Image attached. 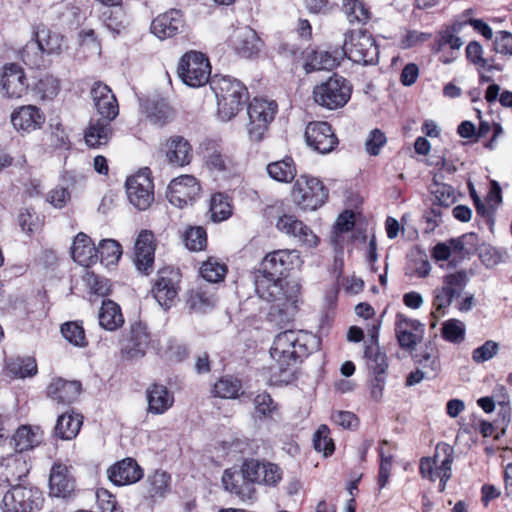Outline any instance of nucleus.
Returning a JSON list of instances; mask_svg holds the SVG:
<instances>
[{
  "label": "nucleus",
  "mask_w": 512,
  "mask_h": 512,
  "mask_svg": "<svg viewBox=\"0 0 512 512\" xmlns=\"http://www.w3.org/2000/svg\"><path fill=\"white\" fill-rule=\"evenodd\" d=\"M317 345L316 337L303 330H286L274 338L270 355L275 361L272 377L276 383L288 384L295 378L301 359Z\"/></svg>",
  "instance_id": "1"
},
{
  "label": "nucleus",
  "mask_w": 512,
  "mask_h": 512,
  "mask_svg": "<svg viewBox=\"0 0 512 512\" xmlns=\"http://www.w3.org/2000/svg\"><path fill=\"white\" fill-rule=\"evenodd\" d=\"M255 291L257 295L272 303V309L280 314L293 317L298 308L301 286L296 281H284L281 277H274L257 271L254 276Z\"/></svg>",
  "instance_id": "2"
},
{
  "label": "nucleus",
  "mask_w": 512,
  "mask_h": 512,
  "mask_svg": "<svg viewBox=\"0 0 512 512\" xmlns=\"http://www.w3.org/2000/svg\"><path fill=\"white\" fill-rule=\"evenodd\" d=\"M217 100V114L222 121H230L247 101L246 87L230 76L216 77L211 82Z\"/></svg>",
  "instance_id": "3"
},
{
  "label": "nucleus",
  "mask_w": 512,
  "mask_h": 512,
  "mask_svg": "<svg viewBox=\"0 0 512 512\" xmlns=\"http://www.w3.org/2000/svg\"><path fill=\"white\" fill-rule=\"evenodd\" d=\"M291 197L300 209L313 211L325 203L328 190L319 179L300 175L293 185Z\"/></svg>",
  "instance_id": "4"
},
{
  "label": "nucleus",
  "mask_w": 512,
  "mask_h": 512,
  "mask_svg": "<svg viewBox=\"0 0 512 512\" xmlns=\"http://www.w3.org/2000/svg\"><path fill=\"white\" fill-rule=\"evenodd\" d=\"M350 96L351 86L345 78L338 75L330 77L313 89L315 103L329 110L343 107Z\"/></svg>",
  "instance_id": "5"
},
{
  "label": "nucleus",
  "mask_w": 512,
  "mask_h": 512,
  "mask_svg": "<svg viewBox=\"0 0 512 512\" xmlns=\"http://www.w3.org/2000/svg\"><path fill=\"white\" fill-rule=\"evenodd\" d=\"M469 281L465 270L449 273L443 276L442 285L433 290L432 315H444L450 307L453 299L459 297Z\"/></svg>",
  "instance_id": "6"
},
{
  "label": "nucleus",
  "mask_w": 512,
  "mask_h": 512,
  "mask_svg": "<svg viewBox=\"0 0 512 512\" xmlns=\"http://www.w3.org/2000/svg\"><path fill=\"white\" fill-rule=\"evenodd\" d=\"M343 51L355 63L368 65L378 61L379 49L375 39L365 31H353L346 35Z\"/></svg>",
  "instance_id": "7"
},
{
  "label": "nucleus",
  "mask_w": 512,
  "mask_h": 512,
  "mask_svg": "<svg viewBox=\"0 0 512 512\" xmlns=\"http://www.w3.org/2000/svg\"><path fill=\"white\" fill-rule=\"evenodd\" d=\"M177 73L187 86L201 87L210 79L211 66L204 54L190 51L180 59Z\"/></svg>",
  "instance_id": "8"
},
{
  "label": "nucleus",
  "mask_w": 512,
  "mask_h": 512,
  "mask_svg": "<svg viewBox=\"0 0 512 512\" xmlns=\"http://www.w3.org/2000/svg\"><path fill=\"white\" fill-rule=\"evenodd\" d=\"M43 500L37 488L16 485L4 494L1 509L3 512H33L42 507Z\"/></svg>",
  "instance_id": "9"
},
{
  "label": "nucleus",
  "mask_w": 512,
  "mask_h": 512,
  "mask_svg": "<svg viewBox=\"0 0 512 512\" xmlns=\"http://www.w3.org/2000/svg\"><path fill=\"white\" fill-rule=\"evenodd\" d=\"M130 203L139 210L148 209L154 201V184L149 168H142L126 180Z\"/></svg>",
  "instance_id": "10"
},
{
  "label": "nucleus",
  "mask_w": 512,
  "mask_h": 512,
  "mask_svg": "<svg viewBox=\"0 0 512 512\" xmlns=\"http://www.w3.org/2000/svg\"><path fill=\"white\" fill-rule=\"evenodd\" d=\"M277 111L274 101L255 98L249 104L247 113L249 117L248 135L252 141H260L268 125L272 122Z\"/></svg>",
  "instance_id": "11"
},
{
  "label": "nucleus",
  "mask_w": 512,
  "mask_h": 512,
  "mask_svg": "<svg viewBox=\"0 0 512 512\" xmlns=\"http://www.w3.org/2000/svg\"><path fill=\"white\" fill-rule=\"evenodd\" d=\"M301 263L300 254L297 250H276L264 257L258 271L282 278L285 273L300 266Z\"/></svg>",
  "instance_id": "12"
},
{
  "label": "nucleus",
  "mask_w": 512,
  "mask_h": 512,
  "mask_svg": "<svg viewBox=\"0 0 512 512\" xmlns=\"http://www.w3.org/2000/svg\"><path fill=\"white\" fill-rule=\"evenodd\" d=\"M307 145L320 154L331 152L338 144V139L327 122H310L305 130Z\"/></svg>",
  "instance_id": "13"
},
{
  "label": "nucleus",
  "mask_w": 512,
  "mask_h": 512,
  "mask_svg": "<svg viewBox=\"0 0 512 512\" xmlns=\"http://www.w3.org/2000/svg\"><path fill=\"white\" fill-rule=\"evenodd\" d=\"M200 193V184L192 175L174 178L167 190L169 202L179 208L192 203Z\"/></svg>",
  "instance_id": "14"
},
{
  "label": "nucleus",
  "mask_w": 512,
  "mask_h": 512,
  "mask_svg": "<svg viewBox=\"0 0 512 512\" xmlns=\"http://www.w3.org/2000/svg\"><path fill=\"white\" fill-rule=\"evenodd\" d=\"M454 461V449L447 443H439L432 457H423L420 460V474L423 478L435 481L446 467L452 468Z\"/></svg>",
  "instance_id": "15"
},
{
  "label": "nucleus",
  "mask_w": 512,
  "mask_h": 512,
  "mask_svg": "<svg viewBox=\"0 0 512 512\" xmlns=\"http://www.w3.org/2000/svg\"><path fill=\"white\" fill-rule=\"evenodd\" d=\"M150 335L146 325L143 323H134L130 331L121 342V356L126 360H136L146 354L149 346Z\"/></svg>",
  "instance_id": "16"
},
{
  "label": "nucleus",
  "mask_w": 512,
  "mask_h": 512,
  "mask_svg": "<svg viewBox=\"0 0 512 512\" xmlns=\"http://www.w3.org/2000/svg\"><path fill=\"white\" fill-rule=\"evenodd\" d=\"M0 85L3 95L10 99H20L28 91L24 70L15 63L2 67Z\"/></svg>",
  "instance_id": "17"
},
{
  "label": "nucleus",
  "mask_w": 512,
  "mask_h": 512,
  "mask_svg": "<svg viewBox=\"0 0 512 512\" xmlns=\"http://www.w3.org/2000/svg\"><path fill=\"white\" fill-rule=\"evenodd\" d=\"M185 19L180 10L170 9L158 15L151 23V32L159 39L172 38L184 31Z\"/></svg>",
  "instance_id": "18"
},
{
  "label": "nucleus",
  "mask_w": 512,
  "mask_h": 512,
  "mask_svg": "<svg viewBox=\"0 0 512 512\" xmlns=\"http://www.w3.org/2000/svg\"><path fill=\"white\" fill-rule=\"evenodd\" d=\"M10 120L16 131L28 134L41 129L46 117L37 106L23 105L11 113Z\"/></svg>",
  "instance_id": "19"
},
{
  "label": "nucleus",
  "mask_w": 512,
  "mask_h": 512,
  "mask_svg": "<svg viewBox=\"0 0 512 512\" xmlns=\"http://www.w3.org/2000/svg\"><path fill=\"white\" fill-rule=\"evenodd\" d=\"M424 325L416 319L408 318L402 313L396 315L395 334L399 345L404 349H414L421 341Z\"/></svg>",
  "instance_id": "20"
},
{
  "label": "nucleus",
  "mask_w": 512,
  "mask_h": 512,
  "mask_svg": "<svg viewBox=\"0 0 512 512\" xmlns=\"http://www.w3.org/2000/svg\"><path fill=\"white\" fill-rule=\"evenodd\" d=\"M155 254L154 235L151 231L139 233L134 248V263L139 271L148 275L153 270Z\"/></svg>",
  "instance_id": "21"
},
{
  "label": "nucleus",
  "mask_w": 512,
  "mask_h": 512,
  "mask_svg": "<svg viewBox=\"0 0 512 512\" xmlns=\"http://www.w3.org/2000/svg\"><path fill=\"white\" fill-rule=\"evenodd\" d=\"M108 479L117 486L134 484L143 477V470L133 458H125L107 469Z\"/></svg>",
  "instance_id": "22"
},
{
  "label": "nucleus",
  "mask_w": 512,
  "mask_h": 512,
  "mask_svg": "<svg viewBox=\"0 0 512 512\" xmlns=\"http://www.w3.org/2000/svg\"><path fill=\"white\" fill-rule=\"evenodd\" d=\"M177 283V274L173 271L163 270L159 273L152 293L161 307L168 309L173 305L178 294Z\"/></svg>",
  "instance_id": "23"
},
{
  "label": "nucleus",
  "mask_w": 512,
  "mask_h": 512,
  "mask_svg": "<svg viewBox=\"0 0 512 512\" xmlns=\"http://www.w3.org/2000/svg\"><path fill=\"white\" fill-rule=\"evenodd\" d=\"M91 96L97 112L102 119L112 121L119 113L117 100L111 89L103 83H95L91 89Z\"/></svg>",
  "instance_id": "24"
},
{
  "label": "nucleus",
  "mask_w": 512,
  "mask_h": 512,
  "mask_svg": "<svg viewBox=\"0 0 512 512\" xmlns=\"http://www.w3.org/2000/svg\"><path fill=\"white\" fill-rule=\"evenodd\" d=\"M168 163L174 167H183L190 164L193 153L189 142L181 136H172L163 146Z\"/></svg>",
  "instance_id": "25"
},
{
  "label": "nucleus",
  "mask_w": 512,
  "mask_h": 512,
  "mask_svg": "<svg viewBox=\"0 0 512 512\" xmlns=\"http://www.w3.org/2000/svg\"><path fill=\"white\" fill-rule=\"evenodd\" d=\"M235 52L243 58H253L261 50V40L256 32L249 27H242L235 31L232 37Z\"/></svg>",
  "instance_id": "26"
},
{
  "label": "nucleus",
  "mask_w": 512,
  "mask_h": 512,
  "mask_svg": "<svg viewBox=\"0 0 512 512\" xmlns=\"http://www.w3.org/2000/svg\"><path fill=\"white\" fill-rule=\"evenodd\" d=\"M81 385L77 381L56 378L47 387V396L57 404H71L79 396Z\"/></svg>",
  "instance_id": "27"
},
{
  "label": "nucleus",
  "mask_w": 512,
  "mask_h": 512,
  "mask_svg": "<svg viewBox=\"0 0 512 512\" xmlns=\"http://www.w3.org/2000/svg\"><path fill=\"white\" fill-rule=\"evenodd\" d=\"M74 480L65 465H53L49 477L50 494L55 497L68 498L74 492Z\"/></svg>",
  "instance_id": "28"
},
{
  "label": "nucleus",
  "mask_w": 512,
  "mask_h": 512,
  "mask_svg": "<svg viewBox=\"0 0 512 512\" xmlns=\"http://www.w3.org/2000/svg\"><path fill=\"white\" fill-rule=\"evenodd\" d=\"M222 483L225 490L234 493L242 501H254L256 490L254 483L243 478V475L225 470L222 476Z\"/></svg>",
  "instance_id": "29"
},
{
  "label": "nucleus",
  "mask_w": 512,
  "mask_h": 512,
  "mask_svg": "<svg viewBox=\"0 0 512 512\" xmlns=\"http://www.w3.org/2000/svg\"><path fill=\"white\" fill-rule=\"evenodd\" d=\"M146 119L155 126L163 127L174 118V110L163 99H147L142 103Z\"/></svg>",
  "instance_id": "30"
},
{
  "label": "nucleus",
  "mask_w": 512,
  "mask_h": 512,
  "mask_svg": "<svg viewBox=\"0 0 512 512\" xmlns=\"http://www.w3.org/2000/svg\"><path fill=\"white\" fill-rule=\"evenodd\" d=\"M71 255L75 262L88 267L97 259V250L91 238L83 232L78 233L71 246Z\"/></svg>",
  "instance_id": "31"
},
{
  "label": "nucleus",
  "mask_w": 512,
  "mask_h": 512,
  "mask_svg": "<svg viewBox=\"0 0 512 512\" xmlns=\"http://www.w3.org/2000/svg\"><path fill=\"white\" fill-rule=\"evenodd\" d=\"M147 401L148 412L160 415L173 406L174 395L164 385L153 384L147 389Z\"/></svg>",
  "instance_id": "32"
},
{
  "label": "nucleus",
  "mask_w": 512,
  "mask_h": 512,
  "mask_svg": "<svg viewBox=\"0 0 512 512\" xmlns=\"http://www.w3.org/2000/svg\"><path fill=\"white\" fill-rule=\"evenodd\" d=\"M170 475L164 471H155L145 483L144 497L151 502L162 500L170 491Z\"/></svg>",
  "instance_id": "33"
},
{
  "label": "nucleus",
  "mask_w": 512,
  "mask_h": 512,
  "mask_svg": "<svg viewBox=\"0 0 512 512\" xmlns=\"http://www.w3.org/2000/svg\"><path fill=\"white\" fill-rule=\"evenodd\" d=\"M42 441V432L38 427L22 426L17 429L10 439V445L16 452L33 449Z\"/></svg>",
  "instance_id": "34"
},
{
  "label": "nucleus",
  "mask_w": 512,
  "mask_h": 512,
  "mask_svg": "<svg viewBox=\"0 0 512 512\" xmlns=\"http://www.w3.org/2000/svg\"><path fill=\"white\" fill-rule=\"evenodd\" d=\"M111 121L98 119L91 121L85 132V142L89 147L97 148L106 145L112 136Z\"/></svg>",
  "instance_id": "35"
},
{
  "label": "nucleus",
  "mask_w": 512,
  "mask_h": 512,
  "mask_svg": "<svg viewBox=\"0 0 512 512\" xmlns=\"http://www.w3.org/2000/svg\"><path fill=\"white\" fill-rule=\"evenodd\" d=\"M99 324L108 331L120 328L124 323L120 306L112 300H104L98 313Z\"/></svg>",
  "instance_id": "36"
},
{
  "label": "nucleus",
  "mask_w": 512,
  "mask_h": 512,
  "mask_svg": "<svg viewBox=\"0 0 512 512\" xmlns=\"http://www.w3.org/2000/svg\"><path fill=\"white\" fill-rule=\"evenodd\" d=\"M83 423L80 414L64 413L57 419L55 434L63 440H71L77 436Z\"/></svg>",
  "instance_id": "37"
},
{
  "label": "nucleus",
  "mask_w": 512,
  "mask_h": 512,
  "mask_svg": "<svg viewBox=\"0 0 512 512\" xmlns=\"http://www.w3.org/2000/svg\"><path fill=\"white\" fill-rule=\"evenodd\" d=\"M269 176L278 182H291L296 176V167L291 157H285L267 165Z\"/></svg>",
  "instance_id": "38"
},
{
  "label": "nucleus",
  "mask_w": 512,
  "mask_h": 512,
  "mask_svg": "<svg viewBox=\"0 0 512 512\" xmlns=\"http://www.w3.org/2000/svg\"><path fill=\"white\" fill-rule=\"evenodd\" d=\"M216 301V297L211 290L199 287L189 293L187 304L193 311L205 312L212 308Z\"/></svg>",
  "instance_id": "39"
},
{
  "label": "nucleus",
  "mask_w": 512,
  "mask_h": 512,
  "mask_svg": "<svg viewBox=\"0 0 512 512\" xmlns=\"http://www.w3.org/2000/svg\"><path fill=\"white\" fill-rule=\"evenodd\" d=\"M36 41L43 53L59 54L63 46V37L49 29L42 28L36 32Z\"/></svg>",
  "instance_id": "40"
},
{
  "label": "nucleus",
  "mask_w": 512,
  "mask_h": 512,
  "mask_svg": "<svg viewBox=\"0 0 512 512\" xmlns=\"http://www.w3.org/2000/svg\"><path fill=\"white\" fill-rule=\"evenodd\" d=\"M227 267L218 259L210 257L200 267L201 276L208 282L217 283L224 279Z\"/></svg>",
  "instance_id": "41"
},
{
  "label": "nucleus",
  "mask_w": 512,
  "mask_h": 512,
  "mask_svg": "<svg viewBox=\"0 0 512 512\" xmlns=\"http://www.w3.org/2000/svg\"><path fill=\"white\" fill-rule=\"evenodd\" d=\"M204 163L209 170L216 172L225 171L231 166V160L215 146L205 148Z\"/></svg>",
  "instance_id": "42"
},
{
  "label": "nucleus",
  "mask_w": 512,
  "mask_h": 512,
  "mask_svg": "<svg viewBox=\"0 0 512 512\" xmlns=\"http://www.w3.org/2000/svg\"><path fill=\"white\" fill-rule=\"evenodd\" d=\"M96 250L106 266L116 264L122 255L121 245L113 239L102 240Z\"/></svg>",
  "instance_id": "43"
},
{
  "label": "nucleus",
  "mask_w": 512,
  "mask_h": 512,
  "mask_svg": "<svg viewBox=\"0 0 512 512\" xmlns=\"http://www.w3.org/2000/svg\"><path fill=\"white\" fill-rule=\"evenodd\" d=\"M344 11L350 23L365 24L370 19L369 9L360 0H345Z\"/></svg>",
  "instance_id": "44"
},
{
  "label": "nucleus",
  "mask_w": 512,
  "mask_h": 512,
  "mask_svg": "<svg viewBox=\"0 0 512 512\" xmlns=\"http://www.w3.org/2000/svg\"><path fill=\"white\" fill-rule=\"evenodd\" d=\"M211 218L215 222L226 220L232 213L231 205L227 197L222 193H216L210 201Z\"/></svg>",
  "instance_id": "45"
},
{
  "label": "nucleus",
  "mask_w": 512,
  "mask_h": 512,
  "mask_svg": "<svg viewBox=\"0 0 512 512\" xmlns=\"http://www.w3.org/2000/svg\"><path fill=\"white\" fill-rule=\"evenodd\" d=\"M241 383L232 377H223L214 384L213 392L216 396L225 399L236 398L239 395Z\"/></svg>",
  "instance_id": "46"
},
{
  "label": "nucleus",
  "mask_w": 512,
  "mask_h": 512,
  "mask_svg": "<svg viewBox=\"0 0 512 512\" xmlns=\"http://www.w3.org/2000/svg\"><path fill=\"white\" fill-rule=\"evenodd\" d=\"M465 324L458 319H449L443 323L442 336L451 343H461L465 339Z\"/></svg>",
  "instance_id": "47"
},
{
  "label": "nucleus",
  "mask_w": 512,
  "mask_h": 512,
  "mask_svg": "<svg viewBox=\"0 0 512 512\" xmlns=\"http://www.w3.org/2000/svg\"><path fill=\"white\" fill-rule=\"evenodd\" d=\"M61 333L74 346L85 347L87 345L85 331L77 321L64 323L61 326Z\"/></svg>",
  "instance_id": "48"
},
{
  "label": "nucleus",
  "mask_w": 512,
  "mask_h": 512,
  "mask_svg": "<svg viewBox=\"0 0 512 512\" xmlns=\"http://www.w3.org/2000/svg\"><path fill=\"white\" fill-rule=\"evenodd\" d=\"M185 246L191 251H201L206 247L207 234L204 228L189 227L184 233Z\"/></svg>",
  "instance_id": "49"
},
{
  "label": "nucleus",
  "mask_w": 512,
  "mask_h": 512,
  "mask_svg": "<svg viewBox=\"0 0 512 512\" xmlns=\"http://www.w3.org/2000/svg\"><path fill=\"white\" fill-rule=\"evenodd\" d=\"M354 227V213L352 211H345L337 218L334 226L332 242L336 246H341L343 242V233L349 232Z\"/></svg>",
  "instance_id": "50"
},
{
  "label": "nucleus",
  "mask_w": 512,
  "mask_h": 512,
  "mask_svg": "<svg viewBox=\"0 0 512 512\" xmlns=\"http://www.w3.org/2000/svg\"><path fill=\"white\" fill-rule=\"evenodd\" d=\"M330 430L327 425H320L313 435V445L316 451L329 456L334 452V443L329 436Z\"/></svg>",
  "instance_id": "51"
},
{
  "label": "nucleus",
  "mask_w": 512,
  "mask_h": 512,
  "mask_svg": "<svg viewBox=\"0 0 512 512\" xmlns=\"http://www.w3.org/2000/svg\"><path fill=\"white\" fill-rule=\"evenodd\" d=\"M336 66V59L328 52H315L310 61L304 64L306 73L318 70H331Z\"/></svg>",
  "instance_id": "52"
},
{
  "label": "nucleus",
  "mask_w": 512,
  "mask_h": 512,
  "mask_svg": "<svg viewBox=\"0 0 512 512\" xmlns=\"http://www.w3.org/2000/svg\"><path fill=\"white\" fill-rule=\"evenodd\" d=\"M365 356L368 359L369 367L377 375H383L388 367L385 353L379 350L377 345L369 346L365 350Z\"/></svg>",
  "instance_id": "53"
},
{
  "label": "nucleus",
  "mask_w": 512,
  "mask_h": 512,
  "mask_svg": "<svg viewBox=\"0 0 512 512\" xmlns=\"http://www.w3.org/2000/svg\"><path fill=\"white\" fill-rule=\"evenodd\" d=\"M10 373L19 378L33 376L37 373V364L32 358H19L8 364Z\"/></svg>",
  "instance_id": "54"
},
{
  "label": "nucleus",
  "mask_w": 512,
  "mask_h": 512,
  "mask_svg": "<svg viewBox=\"0 0 512 512\" xmlns=\"http://www.w3.org/2000/svg\"><path fill=\"white\" fill-rule=\"evenodd\" d=\"M43 51L36 40H31L23 47L21 59L30 67H40L43 62Z\"/></svg>",
  "instance_id": "55"
},
{
  "label": "nucleus",
  "mask_w": 512,
  "mask_h": 512,
  "mask_svg": "<svg viewBox=\"0 0 512 512\" xmlns=\"http://www.w3.org/2000/svg\"><path fill=\"white\" fill-rule=\"evenodd\" d=\"M254 406L256 412L261 417L273 418L277 414V404L274 403L271 396L266 392L260 393L255 397Z\"/></svg>",
  "instance_id": "56"
},
{
  "label": "nucleus",
  "mask_w": 512,
  "mask_h": 512,
  "mask_svg": "<svg viewBox=\"0 0 512 512\" xmlns=\"http://www.w3.org/2000/svg\"><path fill=\"white\" fill-rule=\"evenodd\" d=\"M18 222L22 231L27 234H33L37 232L42 226V222L39 216L35 211L30 209H25L20 212L18 216Z\"/></svg>",
  "instance_id": "57"
},
{
  "label": "nucleus",
  "mask_w": 512,
  "mask_h": 512,
  "mask_svg": "<svg viewBox=\"0 0 512 512\" xmlns=\"http://www.w3.org/2000/svg\"><path fill=\"white\" fill-rule=\"evenodd\" d=\"M264 464L265 463H260L255 460L246 461L240 471L234 470L233 472L243 475L245 480L253 483H261L262 473L265 472V470H263Z\"/></svg>",
  "instance_id": "58"
},
{
  "label": "nucleus",
  "mask_w": 512,
  "mask_h": 512,
  "mask_svg": "<svg viewBox=\"0 0 512 512\" xmlns=\"http://www.w3.org/2000/svg\"><path fill=\"white\" fill-rule=\"evenodd\" d=\"M499 344L493 340H487L472 352V359L476 363H484L497 355Z\"/></svg>",
  "instance_id": "59"
},
{
  "label": "nucleus",
  "mask_w": 512,
  "mask_h": 512,
  "mask_svg": "<svg viewBox=\"0 0 512 512\" xmlns=\"http://www.w3.org/2000/svg\"><path fill=\"white\" fill-rule=\"evenodd\" d=\"M463 45L460 37L456 36L451 30L447 29L439 34L435 44V51L440 52L445 47L452 50H459Z\"/></svg>",
  "instance_id": "60"
},
{
  "label": "nucleus",
  "mask_w": 512,
  "mask_h": 512,
  "mask_svg": "<svg viewBox=\"0 0 512 512\" xmlns=\"http://www.w3.org/2000/svg\"><path fill=\"white\" fill-rule=\"evenodd\" d=\"M46 199L54 208L62 209L70 202L71 194L67 188L56 186L48 192Z\"/></svg>",
  "instance_id": "61"
},
{
  "label": "nucleus",
  "mask_w": 512,
  "mask_h": 512,
  "mask_svg": "<svg viewBox=\"0 0 512 512\" xmlns=\"http://www.w3.org/2000/svg\"><path fill=\"white\" fill-rule=\"evenodd\" d=\"M97 507L101 512H116L121 510L117 506L115 496L112 495L107 489L100 488L96 492Z\"/></svg>",
  "instance_id": "62"
},
{
  "label": "nucleus",
  "mask_w": 512,
  "mask_h": 512,
  "mask_svg": "<svg viewBox=\"0 0 512 512\" xmlns=\"http://www.w3.org/2000/svg\"><path fill=\"white\" fill-rule=\"evenodd\" d=\"M291 236L294 237L300 245L307 248H315L319 243V238L316 234L303 222L302 229H296Z\"/></svg>",
  "instance_id": "63"
},
{
  "label": "nucleus",
  "mask_w": 512,
  "mask_h": 512,
  "mask_svg": "<svg viewBox=\"0 0 512 512\" xmlns=\"http://www.w3.org/2000/svg\"><path fill=\"white\" fill-rule=\"evenodd\" d=\"M37 90L43 99H51L58 94L59 82L53 76H46L39 80Z\"/></svg>",
  "instance_id": "64"
}]
</instances>
